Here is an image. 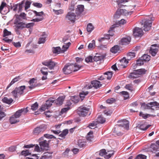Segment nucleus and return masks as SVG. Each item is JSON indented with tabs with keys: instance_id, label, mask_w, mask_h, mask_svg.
<instances>
[{
	"instance_id": "1",
	"label": "nucleus",
	"mask_w": 159,
	"mask_h": 159,
	"mask_svg": "<svg viewBox=\"0 0 159 159\" xmlns=\"http://www.w3.org/2000/svg\"><path fill=\"white\" fill-rule=\"evenodd\" d=\"M118 123H120V124L116 125L113 129V131L118 136H121L122 134L119 130L120 129V127L125 128L127 129L129 128V122L125 119L120 120Z\"/></svg>"
},
{
	"instance_id": "2",
	"label": "nucleus",
	"mask_w": 159,
	"mask_h": 159,
	"mask_svg": "<svg viewBox=\"0 0 159 159\" xmlns=\"http://www.w3.org/2000/svg\"><path fill=\"white\" fill-rule=\"evenodd\" d=\"M15 26L17 30L22 29L24 28H31L34 25L33 22L26 23L23 22L15 21Z\"/></svg>"
},
{
	"instance_id": "3",
	"label": "nucleus",
	"mask_w": 159,
	"mask_h": 159,
	"mask_svg": "<svg viewBox=\"0 0 159 159\" xmlns=\"http://www.w3.org/2000/svg\"><path fill=\"white\" fill-rule=\"evenodd\" d=\"M47 128L46 125H41L34 129L33 133L34 134L36 135L41 134Z\"/></svg>"
},
{
	"instance_id": "4",
	"label": "nucleus",
	"mask_w": 159,
	"mask_h": 159,
	"mask_svg": "<svg viewBox=\"0 0 159 159\" xmlns=\"http://www.w3.org/2000/svg\"><path fill=\"white\" fill-rule=\"evenodd\" d=\"M146 70L144 69H140L134 71L131 73L129 75V77L130 78H135L138 77L139 75L144 74L145 73Z\"/></svg>"
},
{
	"instance_id": "5",
	"label": "nucleus",
	"mask_w": 159,
	"mask_h": 159,
	"mask_svg": "<svg viewBox=\"0 0 159 159\" xmlns=\"http://www.w3.org/2000/svg\"><path fill=\"white\" fill-rule=\"evenodd\" d=\"M89 110V108L84 106H81L78 109L77 114L80 116L84 117L87 115Z\"/></svg>"
},
{
	"instance_id": "6",
	"label": "nucleus",
	"mask_w": 159,
	"mask_h": 159,
	"mask_svg": "<svg viewBox=\"0 0 159 159\" xmlns=\"http://www.w3.org/2000/svg\"><path fill=\"white\" fill-rule=\"evenodd\" d=\"M152 25V21L148 19H145L142 20V25H143V30L145 31L150 30Z\"/></svg>"
},
{
	"instance_id": "7",
	"label": "nucleus",
	"mask_w": 159,
	"mask_h": 159,
	"mask_svg": "<svg viewBox=\"0 0 159 159\" xmlns=\"http://www.w3.org/2000/svg\"><path fill=\"white\" fill-rule=\"evenodd\" d=\"M74 68V64H68L66 65L63 69V72L66 74L71 73Z\"/></svg>"
},
{
	"instance_id": "8",
	"label": "nucleus",
	"mask_w": 159,
	"mask_h": 159,
	"mask_svg": "<svg viewBox=\"0 0 159 159\" xmlns=\"http://www.w3.org/2000/svg\"><path fill=\"white\" fill-rule=\"evenodd\" d=\"M76 15L73 12H68L66 15L65 19L66 20H69L72 23H74L76 20Z\"/></svg>"
},
{
	"instance_id": "9",
	"label": "nucleus",
	"mask_w": 159,
	"mask_h": 159,
	"mask_svg": "<svg viewBox=\"0 0 159 159\" xmlns=\"http://www.w3.org/2000/svg\"><path fill=\"white\" fill-rule=\"evenodd\" d=\"M110 152V153H108L106 152L105 149H102L100 151L99 155L102 156L105 155V159H109L114 154V152L113 151Z\"/></svg>"
},
{
	"instance_id": "10",
	"label": "nucleus",
	"mask_w": 159,
	"mask_h": 159,
	"mask_svg": "<svg viewBox=\"0 0 159 159\" xmlns=\"http://www.w3.org/2000/svg\"><path fill=\"white\" fill-rule=\"evenodd\" d=\"M133 34L136 38L141 37L143 35V30L141 28L136 27L134 30Z\"/></svg>"
},
{
	"instance_id": "11",
	"label": "nucleus",
	"mask_w": 159,
	"mask_h": 159,
	"mask_svg": "<svg viewBox=\"0 0 159 159\" xmlns=\"http://www.w3.org/2000/svg\"><path fill=\"white\" fill-rule=\"evenodd\" d=\"M42 64L43 65L48 67L51 70L53 69L56 65V63L51 60L44 61L42 62Z\"/></svg>"
},
{
	"instance_id": "12",
	"label": "nucleus",
	"mask_w": 159,
	"mask_h": 159,
	"mask_svg": "<svg viewBox=\"0 0 159 159\" xmlns=\"http://www.w3.org/2000/svg\"><path fill=\"white\" fill-rule=\"evenodd\" d=\"M28 111V107L26 108L21 109L16 111L15 114L13 115V116H15L17 118H19L21 115L22 113L25 114Z\"/></svg>"
},
{
	"instance_id": "13",
	"label": "nucleus",
	"mask_w": 159,
	"mask_h": 159,
	"mask_svg": "<svg viewBox=\"0 0 159 159\" xmlns=\"http://www.w3.org/2000/svg\"><path fill=\"white\" fill-rule=\"evenodd\" d=\"M156 45H152L151 47L149 52L152 56H155L158 52V47L156 46Z\"/></svg>"
},
{
	"instance_id": "14",
	"label": "nucleus",
	"mask_w": 159,
	"mask_h": 159,
	"mask_svg": "<svg viewBox=\"0 0 159 159\" xmlns=\"http://www.w3.org/2000/svg\"><path fill=\"white\" fill-rule=\"evenodd\" d=\"M16 19L15 21H19L22 20L23 19H25L26 18V14L25 13H21L19 15H16Z\"/></svg>"
},
{
	"instance_id": "15",
	"label": "nucleus",
	"mask_w": 159,
	"mask_h": 159,
	"mask_svg": "<svg viewBox=\"0 0 159 159\" xmlns=\"http://www.w3.org/2000/svg\"><path fill=\"white\" fill-rule=\"evenodd\" d=\"M102 83L97 80H95L92 81L91 84L93 86L97 89L101 87Z\"/></svg>"
},
{
	"instance_id": "16",
	"label": "nucleus",
	"mask_w": 159,
	"mask_h": 159,
	"mask_svg": "<svg viewBox=\"0 0 159 159\" xmlns=\"http://www.w3.org/2000/svg\"><path fill=\"white\" fill-rule=\"evenodd\" d=\"M131 41L130 37H128L122 38L120 41V44L121 45H125L129 44Z\"/></svg>"
},
{
	"instance_id": "17",
	"label": "nucleus",
	"mask_w": 159,
	"mask_h": 159,
	"mask_svg": "<svg viewBox=\"0 0 159 159\" xmlns=\"http://www.w3.org/2000/svg\"><path fill=\"white\" fill-rule=\"evenodd\" d=\"M118 25L117 24H114L112 25L110 28V30L108 31V34H107V36L108 37L109 35L111 36H112L114 34V30L115 28L118 27Z\"/></svg>"
},
{
	"instance_id": "18",
	"label": "nucleus",
	"mask_w": 159,
	"mask_h": 159,
	"mask_svg": "<svg viewBox=\"0 0 159 159\" xmlns=\"http://www.w3.org/2000/svg\"><path fill=\"white\" fill-rule=\"evenodd\" d=\"M65 98V96H60L56 100H54V103H56L57 105H61L63 103Z\"/></svg>"
},
{
	"instance_id": "19",
	"label": "nucleus",
	"mask_w": 159,
	"mask_h": 159,
	"mask_svg": "<svg viewBox=\"0 0 159 159\" xmlns=\"http://www.w3.org/2000/svg\"><path fill=\"white\" fill-rule=\"evenodd\" d=\"M84 8V7L83 5H78L75 10L76 14L78 15H80L81 14L83 11Z\"/></svg>"
},
{
	"instance_id": "20",
	"label": "nucleus",
	"mask_w": 159,
	"mask_h": 159,
	"mask_svg": "<svg viewBox=\"0 0 159 159\" xmlns=\"http://www.w3.org/2000/svg\"><path fill=\"white\" fill-rule=\"evenodd\" d=\"M52 154V153H50L48 152H44L40 159H51Z\"/></svg>"
},
{
	"instance_id": "21",
	"label": "nucleus",
	"mask_w": 159,
	"mask_h": 159,
	"mask_svg": "<svg viewBox=\"0 0 159 159\" xmlns=\"http://www.w3.org/2000/svg\"><path fill=\"white\" fill-rule=\"evenodd\" d=\"M148 105L151 106V107H154L156 110L159 109V102H154L148 103ZM149 106V105H148Z\"/></svg>"
},
{
	"instance_id": "22",
	"label": "nucleus",
	"mask_w": 159,
	"mask_h": 159,
	"mask_svg": "<svg viewBox=\"0 0 159 159\" xmlns=\"http://www.w3.org/2000/svg\"><path fill=\"white\" fill-rule=\"evenodd\" d=\"M25 89V86H22L18 88H16L15 89L18 94H21L23 93Z\"/></svg>"
},
{
	"instance_id": "23",
	"label": "nucleus",
	"mask_w": 159,
	"mask_h": 159,
	"mask_svg": "<svg viewBox=\"0 0 159 159\" xmlns=\"http://www.w3.org/2000/svg\"><path fill=\"white\" fill-rule=\"evenodd\" d=\"M15 116H13V115H12L11 117H10L9 119L10 122L11 124H14L16 123L19 121V120L17 119Z\"/></svg>"
},
{
	"instance_id": "24",
	"label": "nucleus",
	"mask_w": 159,
	"mask_h": 159,
	"mask_svg": "<svg viewBox=\"0 0 159 159\" xmlns=\"http://www.w3.org/2000/svg\"><path fill=\"white\" fill-rule=\"evenodd\" d=\"M120 65L122 66V68H124L126 67V65L128 63V61L125 58H123L120 61Z\"/></svg>"
},
{
	"instance_id": "25",
	"label": "nucleus",
	"mask_w": 159,
	"mask_h": 159,
	"mask_svg": "<svg viewBox=\"0 0 159 159\" xmlns=\"http://www.w3.org/2000/svg\"><path fill=\"white\" fill-rule=\"evenodd\" d=\"M39 144L41 148L48 147V142L46 140H44L40 142Z\"/></svg>"
},
{
	"instance_id": "26",
	"label": "nucleus",
	"mask_w": 159,
	"mask_h": 159,
	"mask_svg": "<svg viewBox=\"0 0 159 159\" xmlns=\"http://www.w3.org/2000/svg\"><path fill=\"white\" fill-rule=\"evenodd\" d=\"M105 57V56L104 55L95 56L94 57L93 60L95 61H103Z\"/></svg>"
},
{
	"instance_id": "27",
	"label": "nucleus",
	"mask_w": 159,
	"mask_h": 159,
	"mask_svg": "<svg viewBox=\"0 0 159 159\" xmlns=\"http://www.w3.org/2000/svg\"><path fill=\"white\" fill-rule=\"evenodd\" d=\"M157 145V144H151L150 148L151 151L152 152H155L157 151L159 149V147Z\"/></svg>"
},
{
	"instance_id": "28",
	"label": "nucleus",
	"mask_w": 159,
	"mask_h": 159,
	"mask_svg": "<svg viewBox=\"0 0 159 159\" xmlns=\"http://www.w3.org/2000/svg\"><path fill=\"white\" fill-rule=\"evenodd\" d=\"M46 35L44 34L42 35L41 37L39 39L38 43L40 44L44 43L46 41Z\"/></svg>"
},
{
	"instance_id": "29",
	"label": "nucleus",
	"mask_w": 159,
	"mask_h": 159,
	"mask_svg": "<svg viewBox=\"0 0 159 159\" xmlns=\"http://www.w3.org/2000/svg\"><path fill=\"white\" fill-rule=\"evenodd\" d=\"M120 50L119 47L118 45L114 46L110 49V51L112 53H116Z\"/></svg>"
},
{
	"instance_id": "30",
	"label": "nucleus",
	"mask_w": 159,
	"mask_h": 159,
	"mask_svg": "<svg viewBox=\"0 0 159 159\" xmlns=\"http://www.w3.org/2000/svg\"><path fill=\"white\" fill-rule=\"evenodd\" d=\"M103 75L105 79L107 78V80H110L112 77V72L108 71L104 73Z\"/></svg>"
},
{
	"instance_id": "31",
	"label": "nucleus",
	"mask_w": 159,
	"mask_h": 159,
	"mask_svg": "<svg viewBox=\"0 0 159 159\" xmlns=\"http://www.w3.org/2000/svg\"><path fill=\"white\" fill-rule=\"evenodd\" d=\"M52 52L54 53L59 54L60 53L63 52L62 50L60 47H53L52 48Z\"/></svg>"
},
{
	"instance_id": "32",
	"label": "nucleus",
	"mask_w": 159,
	"mask_h": 159,
	"mask_svg": "<svg viewBox=\"0 0 159 159\" xmlns=\"http://www.w3.org/2000/svg\"><path fill=\"white\" fill-rule=\"evenodd\" d=\"M141 60H143L144 62H147L150 60V56L146 54H144L141 57Z\"/></svg>"
},
{
	"instance_id": "33",
	"label": "nucleus",
	"mask_w": 159,
	"mask_h": 159,
	"mask_svg": "<svg viewBox=\"0 0 159 159\" xmlns=\"http://www.w3.org/2000/svg\"><path fill=\"white\" fill-rule=\"evenodd\" d=\"M97 123L102 124L104 123L105 121V119L102 117L101 116H99L97 119Z\"/></svg>"
},
{
	"instance_id": "34",
	"label": "nucleus",
	"mask_w": 159,
	"mask_h": 159,
	"mask_svg": "<svg viewBox=\"0 0 159 159\" xmlns=\"http://www.w3.org/2000/svg\"><path fill=\"white\" fill-rule=\"evenodd\" d=\"M2 101L4 103L9 104L13 102V100L12 98L8 99L7 98L5 97L2 99Z\"/></svg>"
},
{
	"instance_id": "35",
	"label": "nucleus",
	"mask_w": 159,
	"mask_h": 159,
	"mask_svg": "<svg viewBox=\"0 0 159 159\" xmlns=\"http://www.w3.org/2000/svg\"><path fill=\"white\" fill-rule=\"evenodd\" d=\"M20 78L19 76L16 77V78L13 79L11 81L10 83L7 87V89L8 88L10 87V86L11 85L13 84L15 82L18 81L19 80H20Z\"/></svg>"
},
{
	"instance_id": "36",
	"label": "nucleus",
	"mask_w": 159,
	"mask_h": 159,
	"mask_svg": "<svg viewBox=\"0 0 159 159\" xmlns=\"http://www.w3.org/2000/svg\"><path fill=\"white\" fill-rule=\"evenodd\" d=\"M95 46V41L94 40H93L91 43H89L88 46L89 49L91 50L93 49Z\"/></svg>"
},
{
	"instance_id": "37",
	"label": "nucleus",
	"mask_w": 159,
	"mask_h": 159,
	"mask_svg": "<svg viewBox=\"0 0 159 159\" xmlns=\"http://www.w3.org/2000/svg\"><path fill=\"white\" fill-rule=\"evenodd\" d=\"M70 45V43L68 42L67 43L65 44V45H63L61 49L63 52L66 51L67 50L68 48L69 47Z\"/></svg>"
},
{
	"instance_id": "38",
	"label": "nucleus",
	"mask_w": 159,
	"mask_h": 159,
	"mask_svg": "<svg viewBox=\"0 0 159 159\" xmlns=\"http://www.w3.org/2000/svg\"><path fill=\"white\" fill-rule=\"evenodd\" d=\"M135 53L134 52H129L127 53V60H130L131 58L134 57L135 56Z\"/></svg>"
},
{
	"instance_id": "39",
	"label": "nucleus",
	"mask_w": 159,
	"mask_h": 159,
	"mask_svg": "<svg viewBox=\"0 0 159 159\" xmlns=\"http://www.w3.org/2000/svg\"><path fill=\"white\" fill-rule=\"evenodd\" d=\"M54 102V100L53 98L49 99L46 101L45 104L49 108L51 106L52 103Z\"/></svg>"
},
{
	"instance_id": "40",
	"label": "nucleus",
	"mask_w": 159,
	"mask_h": 159,
	"mask_svg": "<svg viewBox=\"0 0 159 159\" xmlns=\"http://www.w3.org/2000/svg\"><path fill=\"white\" fill-rule=\"evenodd\" d=\"M68 133V130L67 129L64 130L59 135V136L62 138H64L65 136Z\"/></svg>"
},
{
	"instance_id": "41",
	"label": "nucleus",
	"mask_w": 159,
	"mask_h": 159,
	"mask_svg": "<svg viewBox=\"0 0 159 159\" xmlns=\"http://www.w3.org/2000/svg\"><path fill=\"white\" fill-rule=\"evenodd\" d=\"M125 88L130 91L131 92L134 91L135 89L133 88V85L132 84H128L126 85L125 86Z\"/></svg>"
},
{
	"instance_id": "42",
	"label": "nucleus",
	"mask_w": 159,
	"mask_h": 159,
	"mask_svg": "<svg viewBox=\"0 0 159 159\" xmlns=\"http://www.w3.org/2000/svg\"><path fill=\"white\" fill-rule=\"evenodd\" d=\"M70 100L71 101L75 103L78 102L79 101V98L78 96H72Z\"/></svg>"
},
{
	"instance_id": "43",
	"label": "nucleus",
	"mask_w": 159,
	"mask_h": 159,
	"mask_svg": "<svg viewBox=\"0 0 159 159\" xmlns=\"http://www.w3.org/2000/svg\"><path fill=\"white\" fill-rule=\"evenodd\" d=\"M94 29V27L93 25L91 23H89L87 26V30L88 32H90Z\"/></svg>"
},
{
	"instance_id": "44",
	"label": "nucleus",
	"mask_w": 159,
	"mask_h": 159,
	"mask_svg": "<svg viewBox=\"0 0 159 159\" xmlns=\"http://www.w3.org/2000/svg\"><path fill=\"white\" fill-rule=\"evenodd\" d=\"M48 68L46 67H43L41 68L40 71L41 73L44 75H47L48 74L47 70Z\"/></svg>"
},
{
	"instance_id": "45",
	"label": "nucleus",
	"mask_w": 159,
	"mask_h": 159,
	"mask_svg": "<svg viewBox=\"0 0 159 159\" xmlns=\"http://www.w3.org/2000/svg\"><path fill=\"white\" fill-rule=\"evenodd\" d=\"M123 9H120L119 10H117L116 13L114 15V17L116 18L118 17L120 15L121 13L123 12Z\"/></svg>"
},
{
	"instance_id": "46",
	"label": "nucleus",
	"mask_w": 159,
	"mask_h": 159,
	"mask_svg": "<svg viewBox=\"0 0 159 159\" xmlns=\"http://www.w3.org/2000/svg\"><path fill=\"white\" fill-rule=\"evenodd\" d=\"M78 143V146L80 148L84 147L86 146L85 143L82 142L81 140H79Z\"/></svg>"
},
{
	"instance_id": "47",
	"label": "nucleus",
	"mask_w": 159,
	"mask_h": 159,
	"mask_svg": "<svg viewBox=\"0 0 159 159\" xmlns=\"http://www.w3.org/2000/svg\"><path fill=\"white\" fill-rule=\"evenodd\" d=\"M120 93L122 95L124 96V99H126L128 98L129 96L128 93L125 91H123L120 92Z\"/></svg>"
},
{
	"instance_id": "48",
	"label": "nucleus",
	"mask_w": 159,
	"mask_h": 159,
	"mask_svg": "<svg viewBox=\"0 0 159 159\" xmlns=\"http://www.w3.org/2000/svg\"><path fill=\"white\" fill-rule=\"evenodd\" d=\"M38 106L39 105L38 103L36 102L31 106V109L33 111H35L38 109Z\"/></svg>"
},
{
	"instance_id": "49",
	"label": "nucleus",
	"mask_w": 159,
	"mask_h": 159,
	"mask_svg": "<svg viewBox=\"0 0 159 159\" xmlns=\"http://www.w3.org/2000/svg\"><path fill=\"white\" fill-rule=\"evenodd\" d=\"M97 123L96 121H93L92 123L89 124V128L91 129H94L96 127Z\"/></svg>"
},
{
	"instance_id": "50",
	"label": "nucleus",
	"mask_w": 159,
	"mask_h": 159,
	"mask_svg": "<svg viewBox=\"0 0 159 159\" xmlns=\"http://www.w3.org/2000/svg\"><path fill=\"white\" fill-rule=\"evenodd\" d=\"M11 34V33L10 31H8L6 29H5L3 30V37H5L7 36H9Z\"/></svg>"
},
{
	"instance_id": "51",
	"label": "nucleus",
	"mask_w": 159,
	"mask_h": 159,
	"mask_svg": "<svg viewBox=\"0 0 159 159\" xmlns=\"http://www.w3.org/2000/svg\"><path fill=\"white\" fill-rule=\"evenodd\" d=\"M147 157L143 155L139 154L136 157L135 159H146Z\"/></svg>"
},
{
	"instance_id": "52",
	"label": "nucleus",
	"mask_w": 159,
	"mask_h": 159,
	"mask_svg": "<svg viewBox=\"0 0 159 159\" xmlns=\"http://www.w3.org/2000/svg\"><path fill=\"white\" fill-rule=\"evenodd\" d=\"M144 61L143 60H141V57L139 59H138L136 62V64L137 66H140L143 65L144 64Z\"/></svg>"
},
{
	"instance_id": "53",
	"label": "nucleus",
	"mask_w": 159,
	"mask_h": 159,
	"mask_svg": "<svg viewBox=\"0 0 159 159\" xmlns=\"http://www.w3.org/2000/svg\"><path fill=\"white\" fill-rule=\"evenodd\" d=\"M53 10L55 14L57 15L62 14L63 13V10L62 9H60L59 10H55L54 9H53Z\"/></svg>"
},
{
	"instance_id": "54",
	"label": "nucleus",
	"mask_w": 159,
	"mask_h": 159,
	"mask_svg": "<svg viewBox=\"0 0 159 159\" xmlns=\"http://www.w3.org/2000/svg\"><path fill=\"white\" fill-rule=\"evenodd\" d=\"M21 154L22 155L26 156L30 155L31 153L29 152V151L28 150H23L21 152Z\"/></svg>"
},
{
	"instance_id": "55",
	"label": "nucleus",
	"mask_w": 159,
	"mask_h": 159,
	"mask_svg": "<svg viewBox=\"0 0 159 159\" xmlns=\"http://www.w3.org/2000/svg\"><path fill=\"white\" fill-rule=\"evenodd\" d=\"M7 4L6 3L4 2H2L0 7V12L2 14H4V13L2 12V10L3 9L4 7L6 6Z\"/></svg>"
},
{
	"instance_id": "56",
	"label": "nucleus",
	"mask_w": 159,
	"mask_h": 159,
	"mask_svg": "<svg viewBox=\"0 0 159 159\" xmlns=\"http://www.w3.org/2000/svg\"><path fill=\"white\" fill-rule=\"evenodd\" d=\"M34 13L35 14L36 16H40V17H43L42 16L43 14V12L41 11L40 12H37L35 11H33Z\"/></svg>"
},
{
	"instance_id": "57",
	"label": "nucleus",
	"mask_w": 159,
	"mask_h": 159,
	"mask_svg": "<svg viewBox=\"0 0 159 159\" xmlns=\"http://www.w3.org/2000/svg\"><path fill=\"white\" fill-rule=\"evenodd\" d=\"M48 106L46 105L45 103V104L42 105V106L39 109V110L41 111H44L46 109H48Z\"/></svg>"
},
{
	"instance_id": "58",
	"label": "nucleus",
	"mask_w": 159,
	"mask_h": 159,
	"mask_svg": "<svg viewBox=\"0 0 159 159\" xmlns=\"http://www.w3.org/2000/svg\"><path fill=\"white\" fill-rule=\"evenodd\" d=\"M43 19V17H41L39 18H37L35 19H33L31 21L35 22H38L42 20Z\"/></svg>"
},
{
	"instance_id": "59",
	"label": "nucleus",
	"mask_w": 159,
	"mask_h": 159,
	"mask_svg": "<svg viewBox=\"0 0 159 159\" xmlns=\"http://www.w3.org/2000/svg\"><path fill=\"white\" fill-rule=\"evenodd\" d=\"M11 94L15 98H16L18 97L17 95L18 94V93L17 92L15 89L11 92Z\"/></svg>"
},
{
	"instance_id": "60",
	"label": "nucleus",
	"mask_w": 159,
	"mask_h": 159,
	"mask_svg": "<svg viewBox=\"0 0 159 159\" xmlns=\"http://www.w3.org/2000/svg\"><path fill=\"white\" fill-rule=\"evenodd\" d=\"M74 69H73V70L74 72L78 71L81 68V66H80L79 65H77L76 64L74 65Z\"/></svg>"
},
{
	"instance_id": "61",
	"label": "nucleus",
	"mask_w": 159,
	"mask_h": 159,
	"mask_svg": "<svg viewBox=\"0 0 159 159\" xmlns=\"http://www.w3.org/2000/svg\"><path fill=\"white\" fill-rule=\"evenodd\" d=\"M31 2L30 1H26L25 3V10H26L30 7Z\"/></svg>"
},
{
	"instance_id": "62",
	"label": "nucleus",
	"mask_w": 159,
	"mask_h": 159,
	"mask_svg": "<svg viewBox=\"0 0 159 159\" xmlns=\"http://www.w3.org/2000/svg\"><path fill=\"white\" fill-rule=\"evenodd\" d=\"M93 60V57L91 56H89L86 57L85 61L87 62H91Z\"/></svg>"
},
{
	"instance_id": "63",
	"label": "nucleus",
	"mask_w": 159,
	"mask_h": 159,
	"mask_svg": "<svg viewBox=\"0 0 159 159\" xmlns=\"http://www.w3.org/2000/svg\"><path fill=\"white\" fill-rule=\"evenodd\" d=\"M116 100L113 98H111L110 99H108L106 101V102L107 103L109 104H112L115 102Z\"/></svg>"
},
{
	"instance_id": "64",
	"label": "nucleus",
	"mask_w": 159,
	"mask_h": 159,
	"mask_svg": "<svg viewBox=\"0 0 159 159\" xmlns=\"http://www.w3.org/2000/svg\"><path fill=\"white\" fill-rule=\"evenodd\" d=\"M148 114L145 115L144 114H143V113L142 112H140L139 113L140 116H142L143 118L144 119H147L148 117Z\"/></svg>"
}]
</instances>
